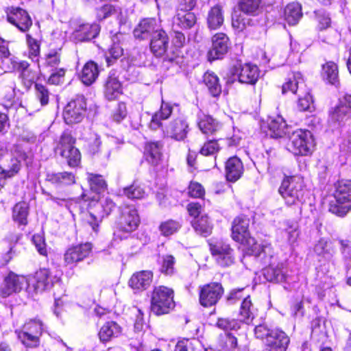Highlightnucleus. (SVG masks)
<instances>
[{"mask_svg":"<svg viewBox=\"0 0 351 351\" xmlns=\"http://www.w3.org/2000/svg\"><path fill=\"white\" fill-rule=\"evenodd\" d=\"M250 219L245 216L236 217L232 225V239L251 250L255 256H261L262 254H268L270 257L273 254V248L270 244L257 245L255 239L251 237L249 230Z\"/></svg>","mask_w":351,"mask_h":351,"instance_id":"obj_1","label":"nucleus"},{"mask_svg":"<svg viewBox=\"0 0 351 351\" xmlns=\"http://www.w3.org/2000/svg\"><path fill=\"white\" fill-rule=\"evenodd\" d=\"M278 191L288 206H295L301 210L306 202V191L303 180L299 176L285 177Z\"/></svg>","mask_w":351,"mask_h":351,"instance_id":"obj_2","label":"nucleus"},{"mask_svg":"<svg viewBox=\"0 0 351 351\" xmlns=\"http://www.w3.org/2000/svg\"><path fill=\"white\" fill-rule=\"evenodd\" d=\"M254 335L261 339L267 351H287L290 339L289 336L279 328H271L266 324L254 328Z\"/></svg>","mask_w":351,"mask_h":351,"instance_id":"obj_3","label":"nucleus"},{"mask_svg":"<svg viewBox=\"0 0 351 351\" xmlns=\"http://www.w3.org/2000/svg\"><path fill=\"white\" fill-rule=\"evenodd\" d=\"M27 286L26 291L33 296L34 294L42 293L51 289L53 285L59 281V278L53 275L50 269L40 268L34 274L27 277Z\"/></svg>","mask_w":351,"mask_h":351,"instance_id":"obj_4","label":"nucleus"},{"mask_svg":"<svg viewBox=\"0 0 351 351\" xmlns=\"http://www.w3.org/2000/svg\"><path fill=\"white\" fill-rule=\"evenodd\" d=\"M335 202L330 204L329 210L343 217L351 210V180L338 182L335 193Z\"/></svg>","mask_w":351,"mask_h":351,"instance_id":"obj_5","label":"nucleus"},{"mask_svg":"<svg viewBox=\"0 0 351 351\" xmlns=\"http://www.w3.org/2000/svg\"><path fill=\"white\" fill-rule=\"evenodd\" d=\"M174 306L172 289L165 286L154 288L151 300V310L154 314L160 315L168 313Z\"/></svg>","mask_w":351,"mask_h":351,"instance_id":"obj_6","label":"nucleus"},{"mask_svg":"<svg viewBox=\"0 0 351 351\" xmlns=\"http://www.w3.org/2000/svg\"><path fill=\"white\" fill-rule=\"evenodd\" d=\"M288 137L287 149L294 155L306 156L311 153L313 141L310 132L300 129L292 130Z\"/></svg>","mask_w":351,"mask_h":351,"instance_id":"obj_7","label":"nucleus"},{"mask_svg":"<svg viewBox=\"0 0 351 351\" xmlns=\"http://www.w3.org/2000/svg\"><path fill=\"white\" fill-rule=\"evenodd\" d=\"M43 331V324L40 319H32L25 322L22 330H16L18 339L27 348L39 345V338Z\"/></svg>","mask_w":351,"mask_h":351,"instance_id":"obj_8","label":"nucleus"},{"mask_svg":"<svg viewBox=\"0 0 351 351\" xmlns=\"http://www.w3.org/2000/svg\"><path fill=\"white\" fill-rule=\"evenodd\" d=\"M75 139L68 132H64L56 147V152L66 160L67 164L71 167H77L81 161V154L74 144Z\"/></svg>","mask_w":351,"mask_h":351,"instance_id":"obj_9","label":"nucleus"},{"mask_svg":"<svg viewBox=\"0 0 351 351\" xmlns=\"http://www.w3.org/2000/svg\"><path fill=\"white\" fill-rule=\"evenodd\" d=\"M86 110V99L78 95L70 101L63 111V117L67 124L77 123L83 119Z\"/></svg>","mask_w":351,"mask_h":351,"instance_id":"obj_10","label":"nucleus"},{"mask_svg":"<svg viewBox=\"0 0 351 351\" xmlns=\"http://www.w3.org/2000/svg\"><path fill=\"white\" fill-rule=\"evenodd\" d=\"M233 80L229 79L228 83H232L237 78L243 84H254L259 77V69L256 65L252 64H237L230 70Z\"/></svg>","mask_w":351,"mask_h":351,"instance_id":"obj_11","label":"nucleus"},{"mask_svg":"<svg viewBox=\"0 0 351 351\" xmlns=\"http://www.w3.org/2000/svg\"><path fill=\"white\" fill-rule=\"evenodd\" d=\"M27 277L10 271L0 285V295L8 298L13 293H19L27 287Z\"/></svg>","mask_w":351,"mask_h":351,"instance_id":"obj_12","label":"nucleus"},{"mask_svg":"<svg viewBox=\"0 0 351 351\" xmlns=\"http://www.w3.org/2000/svg\"><path fill=\"white\" fill-rule=\"evenodd\" d=\"M224 289L219 282H210L201 287L199 303L204 307L215 305L223 295Z\"/></svg>","mask_w":351,"mask_h":351,"instance_id":"obj_13","label":"nucleus"},{"mask_svg":"<svg viewBox=\"0 0 351 351\" xmlns=\"http://www.w3.org/2000/svg\"><path fill=\"white\" fill-rule=\"evenodd\" d=\"M274 252H273L272 256L270 257L268 254H262L261 256H258L266 263H269V265L263 269V276L269 282H283L287 278V269L285 263H278L274 265L270 262L273 258Z\"/></svg>","mask_w":351,"mask_h":351,"instance_id":"obj_14","label":"nucleus"},{"mask_svg":"<svg viewBox=\"0 0 351 351\" xmlns=\"http://www.w3.org/2000/svg\"><path fill=\"white\" fill-rule=\"evenodd\" d=\"M211 254L215 258L218 265L221 267H228L234 262L233 250L230 245L222 241L210 243Z\"/></svg>","mask_w":351,"mask_h":351,"instance_id":"obj_15","label":"nucleus"},{"mask_svg":"<svg viewBox=\"0 0 351 351\" xmlns=\"http://www.w3.org/2000/svg\"><path fill=\"white\" fill-rule=\"evenodd\" d=\"M11 66L10 69L15 70L19 73V78L23 86L29 89L36 79V73L30 68L29 64L25 60L18 61L15 58L10 59Z\"/></svg>","mask_w":351,"mask_h":351,"instance_id":"obj_16","label":"nucleus"},{"mask_svg":"<svg viewBox=\"0 0 351 351\" xmlns=\"http://www.w3.org/2000/svg\"><path fill=\"white\" fill-rule=\"evenodd\" d=\"M97 207L98 208H102V211L96 214L93 212H90L86 215V217L87 224L95 232H97L99 224L101 222V219L105 215H108L111 213L115 207V204L111 199L106 197L102 199L99 203H97Z\"/></svg>","mask_w":351,"mask_h":351,"instance_id":"obj_17","label":"nucleus"},{"mask_svg":"<svg viewBox=\"0 0 351 351\" xmlns=\"http://www.w3.org/2000/svg\"><path fill=\"white\" fill-rule=\"evenodd\" d=\"M189 132V125L182 117L174 119L163 128L166 136L176 141H183Z\"/></svg>","mask_w":351,"mask_h":351,"instance_id":"obj_18","label":"nucleus"},{"mask_svg":"<svg viewBox=\"0 0 351 351\" xmlns=\"http://www.w3.org/2000/svg\"><path fill=\"white\" fill-rule=\"evenodd\" d=\"M92 250V244L85 243L72 246L66 250L64 254V260L66 265H75L87 258Z\"/></svg>","mask_w":351,"mask_h":351,"instance_id":"obj_19","label":"nucleus"},{"mask_svg":"<svg viewBox=\"0 0 351 351\" xmlns=\"http://www.w3.org/2000/svg\"><path fill=\"white\" fill-rule=\"evenodd\" d=\"M139 223V216L134 207L126 206L122 210L119 222V227L121 230L131 232L137 228Z\"/></svg>","mask_w":351,"mask_h":351,"instance_id":"obj_20","label":"nucleus"},{"mask_svg":"<svg viewBox=\"0 0 351 351\" xmlns=\"http://www.w3.org/2000/svg\"><path fill=\"white\" fill-rule=\"evenodd\" d=\"M163 30L155 19H145L141 21L134 30L135 38L141 40L150 39L156 32Z\"/></svg>","mask_w":351,"mask_h":351,"instance_id":"obj_21","label":"nucleus"},{"mask_svg":"<svg viewBox=\"0 0 351 351\" xmlns=\"http://www.w3.org/2000/svg\"><path fill=\"white\" fill-rule=\"evenodd\" d=\"M8 21L23 32L27 31L32 25L28 13L20 8H12L8 14Z\"/></svg>","mask_w":351,"mask_h":351,"instance_id":"obj_22","label":"nucleus"},{"mask_svg":"<svg viewBox=\"0 0 351 351\" xmlns=\"http://www.w3.org/2000/svg\"><path fill=\"white\" fill-rule=\"evenodd\" d=\"M351 118V112L339 100L338 104L329 110L328 123L337 128Z\"/></svg>","mask_w":351,"mask_h":351,"instance_id":"obj_23","label":"nucleus"},{"mask_svg":"<svg viewBox=\"0 0 351 351\" xmlns=\"http://www.w3.org/2000/svg\"><path fill=\"white\" fill-rule=\"evenodd\" d=\"M213 45L209 51L210 60L220 59L228 49V37L223 33H217L213 36Z\"/></svg>","mask_w":351,"mask_h":351,"instance_id":"obj_24","label":"nucleus"},{"mask_svg":"<svg viewBox=\"0 0 351 351\" xmlns=\"http://www.w3.org/2000/svg\"><path fill=\"white\" fill-rule=\"evenodd\" d=\"M168 46L169 38L164 30L156 32V34H153L150 38V50L156 57L162 56L166 53Z\"/></svg>","mask_w":351,"mask_h":351,"instance_id":"obj_25","label":"nucleus"},{"mask_svg":"<svg viewBox=\"0 0 351 351\" xmlns=\"http://www.w3.org/2000/svg\"><path fill=\"white\" fill-rule=\"evenodd\" d=\"M99 30V26L96 23L81 24L73 33V37L76 41L79 42L90 40L97 36Z\"/></svg>","mask_w":351,"mask_h":351,"instance_id":"obj_26","label":"nucleus"},{"mask_svg":"<svg viewBox=\"0 0 351 351\" xmlns=\"http://www.w3.org/2000/svg\"><path fill=\"white\" fill-rule=\"evenodd\" d=\"M225 172L228 181L234 182L238 180L243 173L241 160L237 156L230 158L226 162Z\"/></svg>","mask_w":351,"mask_h":351,"instance_id":"obj_27","label":"nucleus"},{"mask_svg":"<svg viewBox=\"0 0 351 351\" xmlns=\"http://www.w3.org/2000/svg\"><path fill=\"white\" fill-rule=\"evenodd\" d=\"M197 21V18L193 12L188 10H180L173 19V27L174 28L190 29Z\"/></svg>","mask_w":351,"mask_h":351,"instance_id":"obj_28","label":"nucleus"},{"mask_svg":"<svg viewBox=\"0 0 351 351\" xmlns=\"http://www.w3.org/2000/svg\"><path fill=\"white\" fill-rule=\"evenodd\" d=\"M152 278L153 274L150 271L136 272L131 276L129 285L133 289L145 290L149 287Z\"/></svg>","mask_w":351,"mask_h":351,"instance_id":"obj_29","label":"nucleus"},{"mask_svg":"<svg viewBox=\"0 0 351 351\" xmlns=\"http://www.w3.org/2000/svg\"><path fill=\"white\" fill-rule=\"evenodd\" d=\"M121 333V327L114 321L106 322L100 328L98 335L99 340L108 342L114 338L118 337Z\"/></svg>","mask_w":351,"mask_h":351,"instance_id":"obj_30","label":"nucleus"},{"mask_svg":"<svg viewBox=\"0 0 351 351\" xmlns=\"http://www.w3.org/2000/svg\"><path fill=\"white\" fill-rule=\"evenodd\" d=\"M268 128L273 138H281L284 136H289L293 130L291 127L285 123L283 118L278 116L268 123Z\"/></svg>","mask_w":351,"mask_h":351,"instance_id":"obj_31","label":"nucleus"},{"mask_svg":"<svg viewBox=\"0 0 351 351\" xmlns=\"http://www.w3.org/2000/svg\"><path fill=\"white\" fill-rule=\"evenodd\" d=\"M122 86L119 80L114 75L108 76L104 86V96L109 100L117 99L121 95Z\"/></svg>","mask_w":351,"mask_h":351,"instance_id":"obj_32","label":"nucleus"},{"mask_svg":"<svg viewBox=\"0 0 351 351\" xmlns=\"http://www.w3.org/2000/svg\"><path fill=\"white\" fill-rule=\"evenodd\" d=\"M172 110L173 106L162 100L160 110L152 116L149 123V128L153 130H156L162 127L161 120L168 119L172 113Z\"/></svg>","mask_w":351,"mask_h":351,"instance_id":"obj_33","label":"nucleus"},{"mask_svg":"<svg viewBox=\"0 0 351 351\" xmlns=\"http://www.w3.org/2000/svg\"><path fill=\"white\" fill-rule=\"evenodd\" d=\"M206 21L210 29L219 28L224 21L223 8L219 5L212 7L208 12Z\"/></svg>","mask_w":351,"mask_h":351,"instance_id":"obj_34","label":"nucleus"},{"mask_svg":"<svg viewBox=\"0 0 351 351\" xmlns=\"http://www.w3.org/2000/svg\"><path fill=\"white\" fill-rule=\"evenodd\" d=\"M198 127L204 134H213L221 128L220 123L210 115L198 114Z\"/></svg>","mask_w":351,"mask_h":351,"instance_id":"obj_35","label":"nucleus"},{"mask_svg":"<svg viewBox=\"0 0 351 351\" xmlns=\"http://www.w3.org/2000/svg\"><path fill=\"white\" fill-rule=\"evenodd\" d=\"M162 145L160 142H150L147 143L145 149L146 160L152 165L159 164L162 158Z\"/></svg>","mask_w":351,"mask_h":351,"instance_id":"obj_36","label":"nucleus"},{"mask_svg":"<svg viewBox=\"0 0 351 351\" xmlns=\"http://www.w3.org/2000/svg\"><path fill=\"white\" fill-rule=\"evenodd\" d=\"M15 76H5L0 83V95L7 101H11L15 97Z\"/></svg>","mask_w":351,"mask_h":351,"instance_id":"obj_37","label":"nucleus"},{"mask_svg":"<svg viewBox=\"0 0 351 351\" xmlns=\"http://www.w3.org/2000/svg\"><path fill=\"white\" fill-rule=\"evenodd\" d=\"M302 17V6L300 3L293 2L288 4L285 8L284 18L289 25H296Z\"/></svg>","mask_w":351,"mask_h":351,"instance_id":"obj_38","label":"nucleus"},{"mask_svg":"<svg viewBox=\"0 0 351 351\" xmlns=\"http://www.w3.org/2000/svg\"><path fill=\"white\" fill-rule=\"evenodd\" d=\"M99 75L98 66L93 61L88 62L83 67L80 78L83 84L89 86L97 78Z\"/></svg>","mask_w":351,"mask_h":351,"instance_id":"obj_39","label":"nucleus"},{"mask_svg":"<svg viewBox=\"0 0 351 351\" xmlns=\"http://www.w3.org/2000/svg\"><path fill=\"white\" fill-rule=\"evenodd\" d=\"M314 252L318 256L330 259L335 254V248L330 241L322 238L315 245Z\"/></svg>","mask_w":351,"mask_h":351,"instance_id":"obj_40","label":"nucleus"},{"mask_svg":"<svg viewBox=\"0 0 351 351\" xmlns=\"http://www.w3.org/2000/svg\"><path fill=\"white\" fill-rule=\"evenodd\" d=\"M204 82L212 96L217 97L221 94V86L219 82L218 77L214 72H206L204 75Z\"/></svg>","mask_w":351,"mask_h":351,"instance_id":"obj_41","label":"nucleus"},{"mask_svg":"<svg viewBox=\"0 0 351 351\" xmlns=\"http://www.w3.org/2000/svg\"><path fill=\"white\" fill-rule=\"evenodd\" d=\"M255 308L252 303L250 296L245 297L241 305L239 317L241 322L246 324L250 323L254 317Z\"/></svg>","mask_w":351,"mask_h":351,"instance_id":"obj_42","label":"nucleus"},{"mask_svg":"<svg viewBox=\"0 0 351 351\" xmlns=\"http://www.w3.org/2000/svg\"><path fill=\"white\" fill-rule=\"evenodd\" d=\"M322 76L330 84H339V71L337 65L333 62H328L322 66Z\"/></svg>","mask_w":351,"mask_h":351,"instance_id":"obj_43","label":"nucleus"},{"mask_svg":"<svg viewBox=\"0 0 351 351\" xmlns=\"http://www.w3.org/2000/svg\"><path fill=\"white\" fill-rule=\"evenodd\" d=\"M303 84L304 80L302 74L299 72L293 73L292 76L282 85V93L285 94L291 92L294 94Z\"/></svg>","mask_w":351,"mask_h":351,"instance_id":"obj_44","label":"nucleus"},{"mask_svg":"<svg viewBox=\"0 0 351 351\" xmlns=\"http://www.w3.org/2000/svg\"><path fill=\"white\" fill-rule=\"evenodd\" d=\"M29 214V207L26 202H21L15 204L12 210V217L14 221L20 225H26Z\"/></svg>","mask_w":351,"mask_h":351,"instance_id":"obj_45","label":"nucleus"},{"mask_svg":"<svg viewBox=\"0 0 351 351\" xmlns=\"http://www.w3.org/2000/svg\"><path fill=\"white\" fill-rule=\"evenodd\" d=\"M47 179L52 184L58 185H70L75 183V176L72 173L61 172L56 173H49Z\"/></svg>","mask_w":351,"mask_h":351,"instance_id":"obj_46","label":"nucleus"},{"mask_svg":"<svg viewBox=\"0 0 351 351\" xmlns=\"http://www.w3.org/2000/svg\"><path fill=\"white\" fill-rule=\"evenodd\" d=\"M312 338L318 342L324 343L327 339V332L324 322L320 319H315L312 322Z\"/></svg>","mask_w":351,"mask_h":351,"instance_id":"obj_47","label":"nucleus"},{"mask_svg":"<svg viewBox=\"0 0 351 351\" xmlns=\"http://www.w3.org/2000/svg\"><path fill=\"white\" fill-rule=\"evenodd\" d=\"M191 224L196 232L202 234L204 237H206L211 232L212 226H210V222L208 221V218L206 215L202 216L199 218H194L191 221Z\"/></svg>","mask_w":351,"mask_h":351,"instance_id":"obj_48","label":"nucleus"},{"mask_svg":"<svg viewBox=\"0 0 351 351\" xmlns=\"http://www.w3.org/2000/svg\"><path fill=\"white\" fill-rule=\"evenodd\" d=\"M261 0H239V8L244 14L256 16L258 14Z\"/></svg>","mask_w":351,"mask_h":351,"instance_id":"obj_49","label":"nucleus"},{"mask_svg":"<svg viewBox=\"0 0 351 351\" xmlns=\"http://www.w3.org/2000/svg\"><path fill=\"white\" fill-rule=\"evenodd\" d=\"M252 19L243 14H235L232 16V27L238 32L243 31L247 26L250 25Z\"/></svg>","mask_w":351,"mask_h":351,"instance_id":"obj_50","label":"nucleus"},{"mask_svg":"<svg viewBox=\"0 0 351 351\" xmlns=\"http://www.w3.org/2000/svg\"><path fill=\"white\" fill-rule=\"evenodd\" d=\"M200 343L196 339H183L177 343L174 351H198Z\"/></svg>","mask_w":351,"mask_h":351,"instance_id":"obj_51","label":"nucleus"},{"mask_svg":"<svg viewBox=\"0 0 351 351\" xmlns=\"http://www.w3.org/2000/svg\"><path fill=\"white\" fill-rule=\"evenodd\" d=\"M90 189L96 193H101L106 188V183L100 175L90 173L88 176Z\"/></svg>","mask_w":351,"mask_h":351,"instance_id":"obj_52","label":"nucleus"},{"mask_svg":"<svg viewBox=\"0 0 351 351\" xmlns=\"http://www.w3.org/2000/svg\"><path fill=\"white\" fill-rule=\"evenodd\" d=\"M176 259L172 255H165L162 257L160 271L165 275H172L175 272Z\"/></svg>","mask_w":351,"mask_h":351,"instance_id":"obj_53","label":"nucleus"},{"mask_svg":"<svg viewBox=\"0 0 351 351\" xmlns=\"http://www.w3.org/2000/svg\"><path fill=\"white\" fill-rule=\"evenodd\" d=\"M49 198L59 206H65L71 213L76 212L80 209V205L77 200L60 198L52 195H49Z\"/></svg>","mask_w":351,"mask_h":351,"instance_id":"obj_54","label":"nucleus"},{"mask_svg":"<svg viewBox=\"0 0 351 351\" xmlns=\"http://www.w3.org/2000/svg\"><path fill=\"white\" fill-rule=\"evenodd\" d=\"M181 227L178 221L168 220L162 222L159 227L161 234L167 237L176 232Z\"/></svg>","mask_w":351,"mask_h":351,"instance_id":"obj_55","label":"nucleus"},{"mask_svg":"<svg viewBox=\"0 0 351 351\" xmlns=\"http://www.w3.org/2000/svg\"><path fill=\"white\" fill-rule=\"evenodd\" d=\"M298 108L300 111L311 112L314 110L315 107L313 97L309 93H304L303 96L299 95Z\"/></svg>","mask_w":351,"mask_h":351,"instance_id":"obj_56","label":"nucleus"},{"mask_svg":"<svg viewBox=\"0 0 351 351\" xmlns=\"http://www.w3.org/2000/svg\"><path fill=\"white\" fill-rule=\"evenodd\" d=\"M225 346L229 351H247L245 346L239 343L238 339L232 333L226 334Z\"/></svg>","mask_w":351,"mask_h":351,"instance_id":"obj_57","label":"nucleus"},{"mask_svg":"<svg viewBox=\"0 0 351 351\" xmlns=\"http://www.w3.org/2000/svg\"><path fill=\"white\" fill-rule=\"evenodd\" d=\"M124 194L130 199H141L144 197L145 191L141 186L134 183L124 189Z\"/></svg>","mask_w":351,"mask_h":351,"instance_id":"obj_58","label":"nucleus"},{"mask_svg":"<svg viewBox=\"0 0 351 351\" xmlns=\"http://www.w3.org/2000/svg\"><path fill=\"white\" fill-rule=\"evenodd\" d=\"M119 10L120 9L119 8L111 4L106 3L97 10V16L99 20H103L114 14Z\"/></svg>","mask_w":351,"mask_h":351,"instance_id":"obj_59","label":"nucleus"},{"mask_svg":"<svg viewBox=\"0 0 351 351\" xmlns=\"http://www.w3.org/2000/svg\"><path fill=\"white\" fill-rule=\"evenodd\" d=\"M220 149L219 145L216 140H210L206 142L200 149V154L203 156H213Z\"/></svg>","mask_w":351,"mask_h":351,"instance_id":"obj_60","label":"nucleus"},{"mask_svg":"<svg viewBox=\"0 0 351 351\" xmlns=\"http://www.w3.org/2000/svg\"><path fill=\"white\" fill-rule=\"evenodd\" d=\"M217 326L224 330H236L240 328V324L238 321L232 319L219 318L217 322Z\"/></svg>","mask_w":351,"mask_h":351,"instance_id":"obj_61","label":"nucleus"},{"mask_svg":"<svg viewBox=\"0 0 351 351\" xmlns=\"http://www.w3.org/2000/svg\"><path fill=\"white\" fill-rule=\"evenodd\" d=\"M27 44L29 49V56L34 59L37 58L40 54V43L35 38H32L29 34L26 35Z\"/></svg>","mask_w":351,"mask_h":351,"instance_id":"obj_62","label":"nucleus"},{"mask_svg":"<svg viewBox=\"0 0 351 351\" xmlns=\"http://www.w3.org/2000/svg\"><path fill=\"white\" fill-rule=\"evenodd\" d=\"M21 169V162L16 158H12L7 169H4V173L10 178H12L20 171Z\"/></svg>","mask_w":351,"mask_h":351,"instance_id":"obj_63","label":"nucleus"},{"mask_svg":"<svg viewBox=\"0 0 351 351\" xmlns=\"http://www.w3.org/2000/svg\"><path fill=\"white\" fill-rule=\"evenodd\" d=\"M36 97L39 99L41 106H45L49 102V93L48 90L40 84H35Z\"/></svg>","mask_w":351,"mask_h":351,"instance_id":"obj_64","label":"nucleus"}]
</instances>
